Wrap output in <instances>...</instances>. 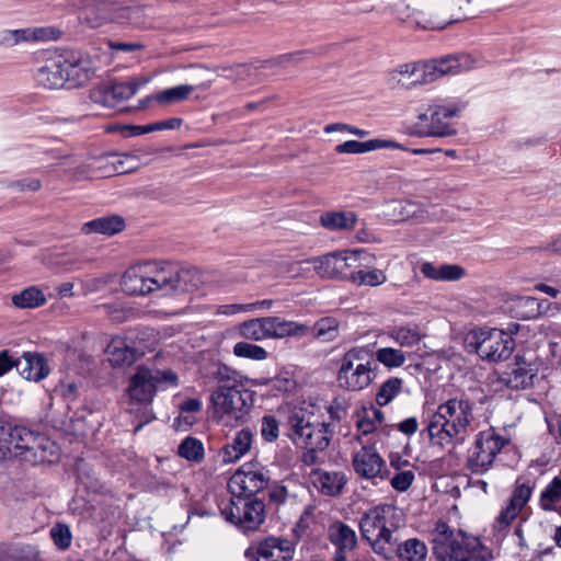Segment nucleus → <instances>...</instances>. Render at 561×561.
<instances>
[{
	"label": "nucleus",
	"mask_w": 561,
	"mask_h": 561,
	"mask_svg": "<svg viewBox=\"0 0 561 561\" xmlns=\"http://www.w3.org/2000/svg\"><path fill=\"white\" fill-rule=\"evenodd\" d=\"M296 387L297 381L289 371H282L271 379V389L279 393L291 392Z\"/></svg>",
	"instance_id": "52"
},
{
	"label": "nucleus",
	"mask_w": 561,
	"mask_h": 561,
	"mask_svg": "<svg viewBox=\"0 0 561 561\" xmlns=\"http://www.w3.org/2000/svg\"><path fill=\"white\" fill-rule=\"evenodd\" d=\"M399 73L403 77H407L408 79H411L410 84H419L420 61L400 66Z\"/></svg>",
	"instance_id": "59"
},
{
	"label": "nucleus",
	"mask_w": 561,
	"mask_h": 561,
	"mask_svg": "<svg viewBox=\"0 0 561 561\" xmlns=\"http://www.w3.org/2000/svg\"><path fill=\"white\" fill-rule=\"evenodd\" d=\"M50 30L48 28H19L0 31V46L13 47L20 43L33 42L37 39L50 38Z\"/></svg>",
	"instance_id": "32"
},
{
	"label": "nucleus",
	"mask_w": 561,
	"mask_h": 561,
	"mask_svg": "<svg viewBox=\"0 0 561 561\" xmlns=\"http://www.w3.org/2000/svg\"><path fill=\"white\" fill-rule=\"evenodd\" d=\"M561 502V478L554 477L551 482L543 489L540 495V506L545 511L554 510L556 505Z\"/></svg>",
	"instance_id": "48"
},
{
	"label": "nucleus",
	"mask_w": 561,
	"mask_h": 561,
	"mask_svg": "<svg viewBox=\"0 0 561 561\" xmlns=\"http://www.w3.org/2000/svg\"><path fill=\"white\" fill-rule=\"evenodd\" d=\"M64 57L61 54L51 55L36 73V82L46 89H60L67 87V75L64 69Z\"/></svg>",
	"instance_id": "25"
},
{
	"label": "nucleus",
	"mask_w": 561,
	"mask_h": 561,
	"mask_svg": "<svg viewBox=\"0 0 561 561\" xmlns=\"http://www.w3.org/2000/svg\"><path fill=\"white\" fill-rule=\"evenodd\" d=\"M414 472L412 470H404V471H400V472H397L392 478H391V486L399 491V492H404L407 491L412 482L414 481Z\"/></svg>",
	"instance_id": "55"
},
{
	"label": "nucleus",
	"mask_w": 561,
	"mask_h": 561,
	"mask_svg": "<svg viewBox=\"0 0 561 561\" xmlns=\"http://www.w3.org/2000/svg\"><path fill=\"white\" fill-rule=\"evenodd\" d=\"M210 377L219 385L236 388H243L249 381L248 376L222 363H217L213 366Z\"/></svg>",
	"instance_id": "38"
},
{
	"label": "nucleus",
	"mask_w": 561,
	"mask_h": 561,
	"mask_svg": "<svg viewBox=\"0 0 561 561\" xmlns=\"http://www.w3.org/2000/svg\"><path fill=\"white\" fill-rule=\"evenodd\" d=\"M225 518L242 533L256 530L265 520V505L257 499L232 496L221 508Z\"/></svg>",
	"instance_id": "15"
},
{
	"label": "nucleus",
	"mask_w": 561,
	"mask_h": 561,
	"mask_svg": "<svg viewBox=\"0 0 561 561\" xmlns=\"http://www.w3.org/2000/svg\"><path fill=\"white\" fill-rule=\"evenodd\" d=\"M396 546V557L398 561H425L427 557V547L419 538H408Z\"/></svg>",
	"instance_id": "36"
},
{
	"label": "nucleus",
	"mask_w": 561,
	"mask_h": 561,
	"mask_svg": "<svg viewBox=\"0 0 561 561\" xmlns=\"http://www.w3.org/2000/svg\"><path fill=\"white\" fill-rule=\"evenodd\" d=\"M254 434L251 428L244 427L238 431L232 439L228 442L219 451V457L224 463H232L240 460L250 451Z\"/></svg>",
	"instance_id": "27"
},
{
	"label": "nucleus",
	"mask_w": 561,
	"mask_h": 561,
	"mask_svg": "<svg viewBox=\"0 0 561 561\" xmlns=\"http://www.w3.org/2000/svg\"><path fill=\"white\" fill-rule=\"evenodd\" d=\"M328 540L334 547L332 561H347V556L358 543L356 531L347 524L336 520L328 527Z\"/></svg>",
	"instance_id": "22"
},
{
	"label": "nucleus",
	"mask_w": 561,
	"mask_h": 561,
	"mask_svg": "<svg viewBox=\"0 0 561 561\" xmlns=\"http://www.w3.org/2000/svg\"><path fill=\"white\" fill-rule=\"evenodd\" d=\"M106 354L112 366L131 365L137 359L136 350L122 336H115L110 341Z\"/></svg>",
	"instance_id": "33"
},
{
	"label": "nucleus",
	"mask_w": 561,
	"mask_h": 561,
	"mask_svg": "<svg viewBox=\"0 0 561 561\" xmlns=\"http://www.w3.org/2000/svg\"><path fill=\"white\" fill-rule=\"evenodd\" d=\"M461 5L455 0H402L394 5V13L423 30H444L466 20Z\"/></svg>",
	"instance_id": "3"
},
{
	"label": "nucleus",
	"mask_w": 561,
	"mask_h": 561,
	"mask_svg": "<svg viewBox=\"0 0 561 561\" xmlns=\"http://www.w3.org/2000/svg\"><path fill=\"white\" fill-rule=\"evenodd\" d=\"M14 307L20 309H35L46 304L45 294L36 286H30L11 297Z\"/></svg>",
	"instance_id": "40"
},
{
	"label": "nucleus",
	"mask_w": 561,
	"mask_h": 561,
	"mask_svg": "<svg viewBox=\"0 0 561 561\" xmlns=\"http://www.w3.org/2000/svg\"><path fill=\"white\" fill-rule=\"evenodd\" d=\"M334 131H347V133L355 135L359 138H364L369 135V131L366 129H360V128H357L355 126L347 125L344 123L329 124L324 127V133H327V134H331Z\"/></svg>",
	"instance_id": "56"
},
{
	"label": "nucleus",
	"mask_w": 561,
	"mask_h": 561,
	"mask_svg": "<svg viewBox=\"0 0 561 561\" xmlns=\"http://www.w3.org/2000/svg\"><path fill=\"white\" fill-rule=\"evenodd\" d=\"M476 60L468 54L447 55L420 61L419 84H427L447 75H457L474 67Z\"/></svg>",
	"instance_id": "17"
},
{
	"label": "nucleus",
	"mask_w": 561,
	"mask_h": 561,
	"mask_svg": "<svg viewBox=\"0 0 561 561\" xmlns=\"http://www.w3.org/2000/svg\"><path fill=\"white\" fill-rule=\"evenodd\" d=\"M340 322L334 317L319 319L307 332L321 342H331L339 336Z\"/></svg>",
	"instance_id": "41"
},
{
	"label": "nucleus",
	"mask_w": 561,
	"mask_h": 561,
	"mask_svg": "<svg viewBox=\"0 0 561 561\" xmlns=\"http://www.w3.org/2000/svg\"><path fill=\"white\" fill-rule=\"evenodd\" d=\"M147 83V80L134 79L128 82H114L99 87L93 90L92 99L95 103H101L107 107H114L117 104L129 100Z\"/></svg>",
	"instance_id": "20"
},
{
	"label": "nucleus",
	"mask_w": 561,
	"mask_h": 561,
	"mask_svg": "<svg viewBox=\"0 0 561 561\" xmlns=\"http://www.w3.org/2000/svg\"><path fill=\"white\" fill-rule=\"evenodd\" d=\"M533 493V489L526 484H517L513 490L505 507H503L496 518L499 529L508 527L527 504Z\"/></svg>",
	"instance_id": "26"
},
{
	"label": "nucleus",
	"mask_w": 561,
	"mask_h": 561,
	"mask_svg": "<svg viewBox=\"0 0 561 561\" xmlns=\"http://www.w3.org/2000/svg\"><path fill=\"white\" fill-rule=\"evenodd\" d=\"M421 273L432 280L455 282L462 278L465 270L457 264L435 265L431 262H424L421 265Z\"/></svg>",
	"instance_id": "35"
},
{
	"label": "nucleus",
	"mask_w": 561,
	"mask_h": 561,
	"mask_svg": "<svg viewBox=\"0 0 561 561\" xmlns=\"http://www.w3.org/2000/svg\"><path fill=\"white\" fill-rule=\"evenodd\" d=\"M253 402V391L249 389L218 385L210 393L214 417L227 427L245 423Z\"/></svg>",
	"instance_id": "8"
},
{
	"label": "nucleus",
	"mask_w": 561,
	"mask_h": 561,
	"mask_svg": "<svg viewBox=\"0 0 561 561\" xmlns=\"http://www.w3.org/2000/svg\"><path fill=\"white\" fill-rule=\"evenodd\" d=\"M537 367L525 356L517 355L515 362L501 374L500 381L510 389H526L537 376Z\"/></svg>",
	"instance_id": "23"
},
{
	"label": "nucleus",
	"mask_w": 561,
	"mask_h": 561,
	"mask_svg": "<svg viewBox=\"0 0 561 561\" xmlns=\"http://www.w3.org/2000/svg\"><path fill=\"white\" fill-rule=\"evenodd\" d=\"M376 428L377 425L375 424L374 420H370L369 413H366L364 417L357 421V430L359 432V436H367L369 434H373L376 431Z\"/></svg>",
	"instance_id": "62"
},
{
	"label": "nucleus",
	"mask_w": 561,
	"mask_h": 561,
	"mask_svg": "<svg viewBox=\"0 0 561 561\" xmlns=\"http://www.w3.org/2000/svg\"><path fill=\"white\" fill-rule=\"evenodd\" d=\"M386 274L378 268L362 270L356 268L351 273V280L357 285L378 286L386 282Z\"/></svg>",
	"instance_id": "50"
},
{
	"label": "nucleus",
	"mask_w": 561,
	"mask_h": 561,
	"mask_svg": "<svg viewBox=\"0 0 561 561\" xmlns=\"http://www.w3.org/2000/svg\"><path fill=\"white\" fill-rule=\"evenodd\" d=\"M353 467L360 478L371 480L375 484L377 480H383L386 478V462L371 446H363L354 455Z\"/></svg>",
	"instance_id": "21"
},
{
	"label": "nucleus",
	"mask_w": 561,
	"mask_h": 561,
	"mask_svg": "<svg viewBox=\"0 0 561 561\" xmlns=\"http://www.w3.org/2000/svg\"><path fill=\"white\" fill-rule=\"evenodd\" d=\"M313 419L312 413L295 408L288 416V437L297 446L324 450L330 444L333 430L330 423Z\"/></svg>",
	"instance_id": "10"
},
{
	"label": "nucleus",
	"mask_w": 561,
	"mask_h": 561,
	"mask_svg": "<svg viewBox=\"0 0 561 561\" xmlns=\"http://www.w3.org/2000/svg\"><path fill=\"white\" fill-rule=\"evenodd\" d=\"M390 211L388 213L397 221L408 219H424V207L422 204L413 201H391L388 204Z\"/></svg>",
	"instance_id": "37"
},
{
	"label": "nucleus",
	"mask_w": 561,
	"mask_h": 561,
	"mask_svg": "<svg viewBox=\"0 0 561 561\" xmlns=\"http://www.w3.org/2000/svg\"><path fill=\"white\" fill-rule=\"evenodd\" d=\"M202 283V275L195 267L148 262L128 268L122 277L121 285L127 295L144 296L157 293L164 297L194 293Z\"/></svg>",
	"instance_id": "1"
},
{
	"label": "nucleus",
	"mask_w": 561,
	"mask_h": 561,
	"mask_svg": "<svg viewBox=\"0 0 561 561\" xmlns=\"http://www.w3.org/2000/svg\"><path fill=\"white\" fill-rule=\"evenodd\" d=\"M16 369L20 375L31 381H39L49 374L47 360L43 355L24 353L16 359Z\"/></svg>",
	"instance_id": "29"
},
{
	"label": "nucleus",
	"mask_w": 561,
	"mask_h": 561,
	"mask_svg": "<svg viewBox=\"0 0 561 561\" xmlns=\"http://www.w3.org/2000/svg\"><path fill=\"white\" fill-rule=\"evenodd\" d=\"M124 227L125 222L122 217L107 216L85 222L82 227V231L84 233L99 232L103 234H114L122 231Z\"/></svg>",
	"instance_id": "39"
},
{
	"label": "nucleus",
	"mask_w": 561,
	"mask_h": 561,
	"mask_svg": "<svg viewBox=\"0 0 561 561\" xmlns=\"http://www.w3.org/2000/svg\"><path fill=\"white\" fill-rule=\"evenodd\" d=\"M433 551L439 561H490V550L478 537L459 530L455 533L447 523L438 520L433 530Z\"/></svg>",
	"instance_id": "4"
},
{
	"label": "nucleus",
	"mask_w": 561,
	"mask_h": 561,
	"mask_svg": "<svg viewBox=\"0 0 561 561\" xmlns=\"http://www.w3.org/2000/svg\"><path fill=\"white\" fill-rule=\"evenodd\" d=\"M50 536L55 546L59 550H66L71 545L72 535L70 528L66 524H56L50 529Z\"/></svg>",
	"instance_id": "53"
},
{
	"label": "nucleus",
	"mask_w": 561,
	"mask_h": 561,
	"mask_svg": "<svg viewBox=\"0 0 561 561\" xmlns=\"http://www.w3.org/2000/svg\"><path fill=\"white\" fill-rule=\"evenodd\" d=\"M424 428L432 447L453 449L461 444L467 433L473 430L476 415L473 403L466 394L454 397L440 403L435 410L423 411Z\"/></svg>",
	"instance_id": "2"
},
{
	"label": "nucleus",
	"mask_w": 561,
	"mask_h": 561,
	"mask_svg": "<svg viewBox=\"0 0 561 561\" xmlns=\"http://www.w3.org/2000/svg\"><path fill=\"white\" fill-rule=\"evenodd\" d=\"M389 336L402 347H412L420 343L422 334L417 325L394 327Z\"/></svg>",
	"instance_id": "43"
},
{
	"label": "nucleus",
	"mask_w": 561,
	"mask_h": 561,
	"mask_svg": "<svg viewBox=\"0 0 561 561\" xmlns=\"http://www.w3.org/2000/svg\"><path fill=\"white\" fill-rule=\"evenodd\" d=\"M240 312H250L249 304L222 305L217 308V314L232 316Z\"/></svg>",
	"instance_id": "61"
},
{
	"label": "nucleus",
	"mask_w": 561,
	"mask_h": 561,
	"mask_svg": "<svg viewBox=\"0 0 561 561\" xmlns=\"http://www.w3.org/2000/svg\"><path fill=\"white\" fill-rule=\"evenodd\" d=\"M194 88L190 84H180L154 94L156 102L160 104H172L186 100Z\"/></svg>",
	"instance_id": "47"
},
{
	"label": "nucleus",
	"mask_w": 561,
	"mask_h": 561,
	"mask_svg": "<svg viewBox=\"0 0 561 561\" xmlns=\"http://www.w3.org/2000/svg\"><path fill=\"white\" fill-rule=\"evenodd\" d=\"M511 439L494 428L479 432L471 448L468 450L466 467L474 474L488 472L501 450L510 445Z\"/></svg>",
	"instance_id": "12"
},
{
	"label": "nucleus",
	"mask_w": 561,
	"mask_h": 561,
	"mask_svg": "<svg viewBox=\"0 0 561 561\" xmlns=\"http://www.w3.org/2000/svg\"><path fill=\"white\" fill-rule=\"evenodd\" d=\"M374 358L389 369L401 367L407 360L405 353L393 347L378 348Z\"/></svg>",
	"instance_id": "46"
},
{
	"label": "nucleus",
	"mask_w": 561,
	"mask_h": 561,
	"mask_svg": "<svg viewBox=\"0 0 561 561\" xmlns=\"http://www.w3.org/2000/svg\"><path fill=\"white\" fill-rule=\"evenodd\" d=\"M85 19L96 27L105 22L146 26L145 9L140 5L124 7L118 2L99 1L85 9Z\"/></svg>",
	"instance_id": "13"
},
{
	"label": "nucleus",
	"mask_w": 561,
	"mask_h": 561,
	"mask_svg": "<svg viewBox=\"0 0 561 561\" xmlns=\"http://www.w3.org/2000/svg\"><path fill=\"white\" fill-rule=\"evenodd\" d=\"M401 149L403 146L390 139H369L366 141L347 140L335 147L337 153L360 154L378 149Z\"/></svg>",
	"instance_id": "31"
},
{
	"label": "nucleus",
	"mask_w": 561,
	"mask_h": 561,
	"mask_svg": "<svg viewBox=\"0 0 561 561\" xmlns=\"http://www.w3.org/2000/svg\"><path fill=\"white\" fill-rule=\"evenodd\" d=\"M16 367V359H14L8 350L0 352V377L7 374L12 367Z\"/></svg>",
	"instance_id": "64"
},
{
	"label": "nucleus",
	"mask_w": 561,
	"mask_h": 561,
	"mask_svg": "<svg viewBox=\"0 0 561 561\" xmlns=\"http://www.w3.org/2000/svg\"><path fill=\"white\" fill-rule=\"evenodd\" d=\"M232 353L237 357L257 362L265 360L268 357V353L264 347L249 342L236 343Z\"/></svg>",
	"instance_id": "49"
},
{
	"label": "nucleus",
	"mask_w": 561,
	"mask_h": 561,
	"mask_svg": "<svg viewBox=\"0 0 561 561\" xmlns=\"http://www.w3.org/2000/svg\"><path fill=\"white\" fill-rule=\"evenodd\" d=\"M465 105L455 99H434L423 105L417 113L414 124L419 136L445 138L455 136V119H457Z\"/></svg>",
	"instance_id": "7"
},
{
	"label": "nucleus",
	"mask_w": 561,
	"mask_h": 561,
	"mask_svg": "<svg viewBox=\"0 0 561 561\" xmlns=\"http://www.w3.org/2000/svg\"><path fill=\"white\" fill-rule=\"evenodd\" d=\"M41 181L38 179H22L13 182L12 187L19 191H32L35 192L41 188Z\"/></svg>",
	"instance_id": "63"
},
{
	"label": "nucleus",
	"mask_w": 561,
	"mask_h": 561,
	"mask_svg": "<svg viewBox=\"0 0 561 561\" xmlns=\"http://www.w3.org/2000/svg\"><path fill=\"white\" fill-rule=\"evenodd\" d=\"M267 339H283L287 336H304L309 327L296 321L279 317H264Z\"/></svg>",
	"instance_id": "30"
},
{
	"label": "nucleus",
	"mask_w": 561,
	"mask_h": 561,
	"mask_svg": "<svg viewBox=\"0 0 561 561\" xmlns=\"http://www.w3.org/2000/svg\"><path fill=\"white\" fill-rule=\"evenodd\" d=\"M465 347L468 352L477 354L482 360L497 363L511 357L515 348V341L503 330L479 328L467 334Z\"/></svg>",
	"instance_id": "11"
},
{
	"label": "nucleus",
	"mask_w": 561,
	"mask_h": 561,
	"mask_svg": "<svg viewBox=\"0 0 561 561\" xmlns=\"http://www.w3.org/2000/svg\"><path fill=\"white\" fill-rule=\"evenodd\" d=\"M320 225L330 231H350L357 222V215L351 210H330L319 218Z\"/></svg>",
	"instance_id": "34"
},
{
	"label": "nucleus",
	"mask_w": 561,
	"mask_h": 561,
	"mask_svg": "<svg viewBox=\"0 0 561 561\" xmlns=\"http://www.w3.org/2000/svg\"><path fill=\"white\" fill-rule=\"evenodd\" d=\"M403 389V379L399 377H389L385 380L376 392L375 401L378 407H386L392 402Z\"/></svg>",
	"instance_id": "42"
},
{
	"label": "nucleus",
	"mask_w": 561,
	"mask_h": 561,
	"mask_svg": "<svg viewBox=\"0 0 561 561\" xmlns=\"http://www.w3.org/2000/svg\"><path fill=\"white\" fill-rule=\"evenodd\" d=\"M419 425L415 416L407 417L398 424V431L410 437L419 431Z\"/></svg>",
	"instance_id": "60"
},
{
	"label": "nucleus",
	"mask_w": 561,
	"mask_h": 561,
	"mask_svg": "<svg viewBox=\"0 0 561 561\" xmlns=\"http://www.w3.org/2000/svg\"><path fill=\"white\" fill-rule=\"evenodd\" d=\"M10 446L21 450L19 456L33 462H51L57 457L55 444L47 437L22 425H13L7 416L0 417V456H4Z\"/></svg>",
	"instance_id": "6"
},
{
	"label": "nucleus",
	"mask_w": 561,
	"mask_h": 561,
	"mask_svg": "<svg viewBox=\"0 0 561 561\" xmlns=\"http://www.w3.org/2000/svg\"><path fill=\"white\" fill-rule=\"evenodd\" d=\"M516 314L523 319H534L540 314L538 300L530 296L518 297L515 300Z\"/></svg>",
	"instance_id": "51"
},
{
	"label": "nucleus",
	"mask_w": 561,
	"mask_h": 561,
	"mask_svg": "<svg viewBox=\"0 0 561 561\" xmlns=\"http://www.w3.org/2000/svg\"><path fill=\"white\" fill-rule=\"evenodd\" d=\"M268 67L265 65V61L261 62L259 66L253 65H238L232 69V72L236 76L237 80H248L250 77L255 75L259 69Z\"/></svg>",
	"instance_id": "57"
},
{
	"label": "nucleus",
	"mask_w": 561,
	"mask_h": 561,
	"mask_svg": "<svg viewBox=\"0 0 561 561\" xmlns=\"http://www.w3.org/2000/svg\"><path fill=\"white\" fill-rule=\"evenodd\" d=\"M309 479L313 486L321 494L327 496L339 495L346 483V479L343 472L325 471L322 469L311 470Z\"/></svg>",
	"instance_id": "28"
},
{
	"label": "nucleus",
	"mask_w": 561,
	"mask_h": 561,
	"mask_svg": "<svg viewBox=\"0 0 561 561\" xmlns=\"http://www.w3.org/2000/svg\"><path fill=\"white\" fill-rule=\"evenodd\" d=\"M400 527L398 508L392 504H380L369 508L359 519V530L373 551L387 558L397 543L396 533Z\"/></svg>",
	"instance_id": "5"
},
{
	"label": "nucleus",
	"mask_w": 561,
	"mask_h": 561,
	"mask_svg": "<svg viewBox=\"0 0 561 561\" xmlns=\"http://www.w3.org/2000/svg\"><path fill=\"white\" fill-rule=\"evenodd\" d=\"M61 56L68 89L82 87L93 77L94 67L88 55L69 50L61 53Z\"/></svg>",
	"instance_id": "19"
},
{
	"label": "nucleus",
	"mask_w": 561,
	"mask_h": 561,
	"mask_svg": "<svg viewBox=\"0 0 561 561\" xmlns=\"http://www.w3.org/2000/svg\"><path fill=\"white\" fill-rule=\"evenodd\" d=\"M256 561H291L295 554L294 543L283 537H267L254 548Z\"/></svg>",
	"instance_id": "24"
},
{
	"label": "nucleus",
	"mask_w": 561,
	"mask_h": 561,
	"mask_svg": "<svg viewBox=\"0 0 561 561\" xmlns=\"http://www.w3.org/2000/svg\"><path fill=\"white\" fill-rule=\"evenodd\" d=\"M365 251H337L319 257L308 260L313 270L321 277L325 278H350L351 273L355 272L360 265L362 256Z\"/></svg>",
	"instance_id": "16"
},
{
	"label": "nucleus",
	"mask_w": 561,
	"mask_h": 561,
	"mask_svg": "<svg viewBox=\"0 0 561 561\" xmlns=\"http://www.w3.org/2000/svg\"><path fill=\"white\" fill-rule=\"evenodd\" d=\"M268 483V476L263 468L254 469L245 466L230 478L228 488L232 496L250 497L262 491Z\"/></svg>",
	"instance_id": "18"
},
{
	"label": "nucleus",
	"mask_w": 561,
	"mask_h": 561,
	"mask_svg": "<svg viewBox=\"0 0 561 561\" xmlns=\"http://www.w3.org/2000/svg\"><path fill=\"white\" fill-rule=\"evenodd\" d=\"M178 454L188 461L198 463L205 456L204 445L198 438L187 436L179 445Z\"/></svg>",
	"instance_id": "44"
},
{
	"label": "nucleus",
	"mask_w": 561,
	"mask_h": 561,
	"mask_svg": "<svg viewBox=\"0 0 561 561\" xmlns=\"http://www.w3.org/2000/svg\"><path fill=\"white\" fill-rule=\"evenodd\" d=\"M305 53L304 51H295L289 54H284L278 56L275 59L265 61V65L268 67H273L276 65H286L291 62H299L304 59Z\"/></svg>",
	"instance_id": "58"
},
{
	"label": "nucleus",
	"mask_w": 561,
	"mask_h": 561,
	"mask_svg": "<svg viewBox=\"0 0 561 561\" xmlns=\"http://www.w3.org/2000/svg\"><path fill=\"white\" fill-rule=\"evenodd\" d=\"M163 383L176 386V374L170 369L158 370L139 366L129 380L127 391L133 401L150 403Z\"/></svg>",
	"instance_id": "14"
},
{
	"label": "nucleus",
	"mask_w": 561,
	"mask_h": 561,
	"mask_svg": "<svg viewBox=\"0 0 561 561\" xmlns=\"http://www.w3.org/2000/svg\"><path fill=\"white\" fill-rule=\"evenodd\" d=\"M339 363L336 380L347 391H362L377 377L374 353L367 346L350 348Z\"/></svg>",
	"instance_id": "9"
},
{
	"label": "nucleus",
	"mask_w": 561,
	"mask_h": 561,
	"mask_svg": "<svg viewBox=\"0 0 561 561\" xmlns=\"http://www.w3.org/2000/svg\"><path fill=\"white\" fill-rule=\"evenodd\" d=\"M279 424L273 415H264L261 421V436L265 442L272 443L278 438Z\"/></svg>",
	"instance_id": "54"
},
{
	"label": "nucleus",
	"mask_w": 561,
	"mask_h": 561,
	"mask_svg": "<svg viewBox=\"0 0 561 561\" xmlns=\"http://www.w3.org/2000/svg\"><path fill=\"white\" fill-rule=\"evenodd\" d=\"M239 334L251 341L267 340L264 317L243 321L239 325Z\"/></svg>",
	"instance_id": "45"
}]
</instances>
